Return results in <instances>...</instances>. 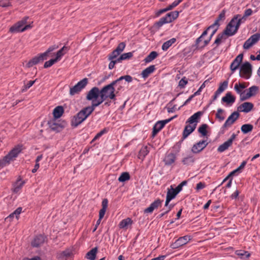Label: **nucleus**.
I'll use <instances>...</instances> for the list:
<instances>
[{
  "instance_id": "f257e3e1",
  "label": "nucleus",
  "mask_w": 260,
  "mask_h": 260,
  "mask_svg": "<svg viewBox=\"0 0 260 260\" xmlns=\"http://www.w3.org/2000/svg\"><path fill=\"white\" fill-rule=\"evenodd\" d=\"M22 151V146H15L6 156L0 160V167L3 168L13 161Z\"/></svg>"
},
{
  "instance_id": "f03ea898",
  "label": "nucleus",
  "mask_w": 260,
  "mask_h": 260,
  "mask_svg": "<svg viewBox=\"0 0 260 260\" xmlns=\"http://www.w3.org/2000/svg\"><path fill=\"white\" fill-rule=\"evenodd\" d=\"M92 110L88 107H85L74 116L72 120V125L77 127L83 122L91 113Z\"/></svg>"
},
{
  "instance_id": "7ed1b4c3",
  "label": "nucleus",
  "mask_w": 260,
  "mask_h": 260,
  "mask_svg": "<svg viewBox=\"0 0 260 260\" xmlns=\"http://www.w3.org/2000/svg\"><path fill=\"white\" fill-rule=\"evenodd\" d=\"M116 84L115 81H113L110 84L104 86L101 90V98L105 100L107 99L114 100L116 96L115 93V89L114 86Z\"/></svg>"
},
{
  "instance_id": "20e7f679",
  "label": "nucleus",
  "mask_w": 260,
  "mask_h": 260,
  "mask_svg": "<svg viewBox=\"0 0 260 260\" xmlns=\"http://www.w3.org/2000/svg\"><path fill=\"white\" fill-rule=\"evenodd\" d=\"M27 18L18 22L17 23L13 25L10 28V31L12 33H16L19 32H23L31 27L30 24L26 25L24 27L23 26L26 23Z\"/></svg>"
},
{
  "instance_id": "39448f33",
  "label": "nucleus",
  "mask_w": 260,
  "mask_h": 260,
  "mask_svg": "<svg viewBox=\"0 0 260 260\" xmlns=\"http://www.w3.org/2000/svg\"><path fill=\"white\" fill-rule=\"evenodd\" d=\"M179 15V12L175 11L168 13L165 17L161 18L156 23L158 27H161L164 24L170 23L173 20L176 19Z\"/></svg>"
},
{
  "instance_id": "423d86ee",
  "label": "nucleus",
  "mask_w": 260,
  "mask_h": 260,
  "mask_svg": "<svg viewBox=\"0 0 260 260\" xmlns=\"http://www.w3.org/2000/svg\"><path fill=\"white\" fill-rule=\"evenodd\" d=\"M239 28V27L236 24V22L232 19L227 25L223 33L228 37L232 36L237 32Z\"/></svg>"
},
{
  "instance_id": "0eeeda50",
  "label": "nucleus",
  "mask_w": 260,
  "mask_h": 260,
  "mask_svg": "<svg viewBox=\"0 0 260 260\" xmlns=\"http://www.w3.org/2000/svg\"><path fill=\"white\" fill-rule=\"evenodd\" d=\"M251 65L248 62L244 63L240 68V76L245 79L250 78L252 72Z\"/></svg>"
},
{
  "instance_id": "6e6552de",
  "label": "nucleus",
  "mask_w": 260,
  "mask_h": 260,
  "mask_svg": "<svg viewBox=\"0 0 260 260\" xmlns=\"http://www.w3.org/2000/svg\"><path fill=\"white\" fill-rule=\"evenodd\" d=\"M88 83V79L87 78H84L80 81H79L74 86L71 87L70 90V93L72 95H74L77 93H78L81 90L84 88Z\"/></svg>"
},
{
  "instance_id": "1a4fd4ad",
  "label": "nucleus",
  "mask_w": 260,
  "mask_h": 260,
  "mask_svg": "<svg viewBox=\"0 0 260 260\" xmlns=\"http://www.w3.org/2000/svg\"><path fill=\"white\" fill-rule=\"evenodd\" d=\"M260 39V34L256 33L252 35L248 40H247L244 45L243 48L245 49H248L254 44L258 42Z\"/></svg>"
},
{
  "instance_id": "9d476101",
  "label": "nucleus",
  "mask_w": 260,
  "mask_h": 260,
  "mask_svg": "<svg viewBox=\"0 0 260 260\" xmlns=\"http://www.w3.org/2000/svg\"><path fill=\"white\" fill-rule=\"evenodd\" d=\"M173 119V117H172L168 119L157 121L153 127L152 136L154 137L158 133V132L160 131L164 127L166 124L170 122Z\"/></svg>"
},
{
  "instance_id": "9b49d317",
  "label": "nucleus",
  "mask_w": 260,
  "mask_h": 260,
  "mask_svg": "<svg viewBox=\"0 0 260 260\" xmlns=\"http://www.w3.org/2000/svg\"><path fill=\"white\" fill-rule=\"evenodd\" d=\"M190 240V239L188 236L180 237L171 244V247L173 249L177 248L187 243Z\"/></svg>"
},
{
  "instance_id": "f8f14e48",
  "label": "nucleus",
  "mask_w": 260,
  "mask_h": 260,
  "mask_svg": "<svg viewBox=\"0 0 260 260\" xmlns=\"http://www.w3.org/2000/svg\"><path fill=\"white\" fill-rule=\"evenodd\" d=\"M99 96L101 97L100 90L99 88L94 87L88 91L86 95V99L88 101H92L98 99Z\"/></svg>"
},
{
  "instance_id": "ddd939ff",
  "label": "nucleus",
  "mask_w": 260,
  "mask_h": 260,
  "mask_svg": "<svg viewBox=\"0 0 260 260\" xmlns=\"http://www.w3.org/2000/svg\"><path fill=\"white\" fill-rule=\"evenodd\" d=\"M236 135L233 134L231 137L226 142H224L222 144L220 145L217 150L219 152H222L228 149L233 144L234 140L235 139Z\"/></svg>"
},
{
  "instance_id": "4468645a",
  "label": "nucleus",
  "mask_w": 260,
  "mask_h": 260,
  "mask_svg": "<svg viewBox=\"0 0 260 260\" xmlns=\"http://www.w3.org/2000/svg\"><path fill=\"white\" fill-rule=\"evenodd\" d=\"M258 90V87L256 86H252L246 91L245 94L241 96V101H245L250 97L255 95Z\"/></svg>"
},
{
  "instance_id": "2eb2a0df",
  "label": "nucleus",
  "mask_w": 260,
  "mask_h": 260,
  "mask_svg": "<svg viewBox=\"0 0 260 260\" xmlns=\"http://www.w3.org/2000/svg\"><path fill=\"white\" fill-rule=\"evenodd\" d=\"M208 144L206 140L201 141L193 145L191 151L194 153H198L203 150Z\"/></svg>"
},
{
  "instance_id": "dca6fc26",
  "label": "nucleus",
  "mask_w": 260,
  "mask_h": 260,
  "mask_svg": "<svg viewBox=\"0 0 260 260\" xmlns=\"http://www.w3.org/2000/svg\"><path fill=\"white\" fill-rule=\"evenodd\" d=\"M239 117V113L238 112H234L227 119L222 126V128L230 126L232 125Z\"/></svg>"
},
{
  "instance_id": "f3484780",
  "label": "nucleus",
  "mask_w": 260,
  "mask_h": 260,
  "mask_svg": "<svg viewBox=\"0 0 260 260\" xmlns=\"http://www.w3.org/2000/svg\"><path fill=\"white\" fill-rule=\"evenodd\" d=\"M243 57V54H240L236 57V58L232 62L230 66V69L233 73L235 72L237 69H238V68L239 67V66L242 61Z\"/></svg>"
},
{
  "instance_id": "a211bd4d",
  "label": "nucleus",
  "mask_w": 260,
  "mask_h": 260,
  "mask_svg": "<svg viewBox=\"0 0 260 260\" xmlns=\"http://www.w3.org/2000/svg\"><path fill=\"white\" fill-rule=\"evenodd\" d=\"M236 98L232 94L231 92H228L225 96L221 99V102L225 103L228 106H232L235 102Z\"/></svg>"
},
{
  "instance_id": "6ab92c4d",
  "label": "nucleus",
  "mask_w": 260,
  "mask_h": 260,
  "mask_svg": "<svg viewBox=\"0 0 260 260\" xmlns=\"http://www.w3.org/2000/svg\"><path fill=\"white\" fill-rule=\"evenodd\" d=\"M47 59V57L41 54L38 56H36L32 58L27 64V67H31L34 65L37 64L40 62L43 61L44 60Z\"/></svg>"
},
{
  "instance_id": "aec40b11",
  "label": "nucleus",
  "mask_w": 260,
  "mask_h": 260,
  "mask_svg": "<svg viewBox=\"0 0 260 260\" xmlns=\"http://www.w3.org/2000/svg\"><path fill=\"white\" fill-rule=\"evenodd\" d=\"M203 114V112L202 111H199L193 114L190 116L187 120L186 123H188L189 124L192 125L196 124L198 122V120L200 118L201 116Z\"/></svg>"
},
{
  "instance_id": "412c9836",
  "label": "nucleus",
  "mask_w": 260,
  "mask_h": 260,
  "mask_svg": "<svg viewBox=\"0 0 260 260\" xmlns=\"http://www.w3.org/2000/svg\"><path fill=\"white\" fill-rule=\"evenodd\" d=\"M196 128V124H187L185 126L183 132V139H186Z\"/></svg>"
},
{
  "instance_id": "4be33fe9",
  "label": "nucleus",
  "mask_w": 260,
  "mask_h": 260,
  "mask_svg": "<svg viewBox=\"0 0 260 260\" xmlns=\"http://www.w3.org/2000/svg\"><path fill=\"white\" fill-rule=\"evenodd\" d=\"M253 107V105L250 102H245L239 106L238 110L241 112L248 113L250 112Z\"/></svg>"
},
{
  "instance_id": "5701e85b",
  "label": "nucleus",
  "mask_w": 260,
  "mask_h": 260,
  "mask_svg": "<svg viewBox=\"0 0 260 260\" xmlns=\"http://www.w3.org/2000/svg\"><path fill=\"white\" fill-rule=\"evenodd\" d=\"M247 86L244 83H239V84L236 83L234 86V89L236 90L237 93L240 95V100H241V96L244 95L245 94L246 91L245 90L242 92V90L245 89Z\"/></svg>"
},
{
  "instance_id": "b1692460",
  "label": "nucleus",
  "mask_w": 260,
  "mask_h": 260,
  "mask_svg": "<svg viewBox=\"0 0 260 260\" xmlns=\"http://www.w3.org/2000/svg\"><path fill=\"white\" fill-rule=\"evenodd\" d=\"M45 241V237L42 235L36 236L31 242V245L34 247H38L43 244Z\"/></svg>"
},
{
  "instance_id": "393cba45",
  "label": "nucleus",
  "mask_w": 260,
  "mask_h": 260,
  "mask_svg": "<svg viewBox=\"0 0 260 260\" xmlns=\"http://www.w3.org/2000/svg\"><path fill=\"white\" fill-rule=\"evenodd\" d=\"M155 69V66L151 65L144 70L142 73V76L144 78L148 77L151 73H152Z\"/></svg>"
},
{
  "instance_id": "a878e982",
  "label": "nucleus",
  "mask_w": 260,
  "mask_h": 260,
  "mask_svg": "<svg viewBox=\"0 0 260 260\" xmlns=\"http://www.w3.org/2000/svg\"><path fill=\"white\" fill-rule=\"evenodd\" d=\"M48 124L49 127L53 131L58 132L61 128L60 124L56 122L54 119L49 121Z\"/></svg>"
},
{
  "instance_id": "bb28decb",
  "label": "nucleus",
  "mask_w": 260,
  "mask_h": 260,
  "mask_svg": "<svg viewBox=\"0 0 260 260\" xmlns=\"http://www.w3.org/2000/svg\"><path fill=\"white\" fill-rule=\"evenodd\" d=\"M24 183V181H22L21 179H18L13 185V191L15 193H18Z\"/></svg>"
},
{
  "instance_id": "cd10ccee",
  "label": "nucleus",
  "mask_w": 260,
  "mask_h": 260,
  "mask_svg": "<svg viewBox=\"0 0 260 260\" xmlns=\"http://www.w3.org/2000/svg\"><path fill=\"white\" fill-rule=\"evenodd\" d=\"M235 253L237 255L239 258L242 259L246 260L249 256L250 254L248 252L242 250H236Z\"/></svg>"
},
{
  "instance_id": "c85d7f7f",
  "label": "nucleus",
  "mask_w": 260,
  "mask_h": 260,
  "mask_svg": "<svg viewBox=\"0 0 260 260\" xmlns=\"http://www.w3.org/2000/svg\"><path fill=\"white\" fill-rule=\"evenodd\" d=\"M105 100L103 99L102 98H100V99H96V100H94L92 101V104L91 106H88V107L92 110V112L94 110L95 108L99 106L100 104H101Z\"/></svg>"
},
{
  "instance_id": "c756f323",
  "label": "nucleus",
  "mask_w": 260,
  "mask_h": 260,
  "mask_svg": "<svg viewBox=\"0 0 260 260\" xmlns=\"http://www.w3.org/2000/svg\"><path fill=\"white\" fill-rule=\"evenodd\" d=\"M176 159V156L173 153L168 154L164 159L166 165H170L173 164Z\"/></svg>"
},
{
  "instance_id": "7c9ffc66",
  "label": "nucleus",
  "mask_w": 260,
  "mask_h": 260,
  "mask_svg": "<svg viewBox=\"0 0 260 260\" xmlns=\"http://www.w3.org/2000/svg\"><path fill=\"white\" fill-rule=\"evenodd\" d=\"M177 194L178 193L175 191L173 186L171 185L170 188H168L166 198L172 200L176 197Z\"/></svg>"
},
{
  "instance_id": "2f4dec72",
  "label": "nucleus",
  "mask_w": 260,
  "mask_h": 260,
  "mask_svg": "<svg viewBox=\"0 0 260 260\" xmlns=\"http://www.w3.org/2000/svg\"><path fill=\"white\" fill-rule=\"evenodd\" d=\"M225 10H222L220 14L219 15L217 19L215 21L214 23L212 24V27L213 26H217L219 27L220 24L219 22L220 21H223L225 19Z\"/></svg>"
},
{
  "instance_id": "473e14b6",
  "label": "nucleus",
  "mask_w": 260,
  "mask_h": 260,
  "mask_svg": "<svg viewBox=\"0 0 260 260\" xmlns=\"http://www.w3.org/2000/svg\"><path fill=\"white\" fill-rule=\"evenodd\" d=\"M63 113V108L62 106H57L53 110V115L54 118H58L61 116Z\"/></svg>"
},
{
  "instance_id": "72a5a7b5",
  "label": "nucleus",
  "mask_w": 260,
  "mask_h": 260,
  "mask_svg": "<svg viewBox=\"0 0 260 260\" xmlns=\"http://www.w3.org/2000/svg\"><path fill=\"white\" fill-rule=\"evenodd\" d=\"M247 18V17L245 16L244 15L241 17V15L238 14L235 16L233 19L236 22V24L239 27L241 23H244L246 20Z\"/></svg>"
},
{
  "instance_id": "f704fd0d",
  "label": "nucleus",
  "mask_w": 260,
  "mask_h": 260,
  "mask_svg": "<svg viewBox=\"0 0 260 260\" xmlns=\"http://www.w3.org/2000/svg\"><path fill=\"white\" fill-rule=\"evenodd\" d=\"M98 251V248L94 247L90 250L86 254V257L89 260H94L95 258L96 254Z\"/></svg>"
},
{
  "instance_id": "c9c22d12",
  "label": "nucleus",
  "mask_w": 260,
  "mask_h": 260,
  "mask_svg": "<svg viewBox=\"0 0 260 260\" xmlns=\"http://www.w3.org/2000/svg\"><path fill=\"white\" fill-rule=\"evenodd\" d=\"M176 40L175 38H172L166 42H165L161 47L162 50L166 51L167 49L172 46L176 42Z\"/></svg>"
},
{
  "instance_id": "e433bc0d",
  "label": "nucleus",
  "mask_w": 260,
  "mask_h": 260,
  "mask_svg": "<svg viewBox=\"0 0 260 260\" xmlns=\"http://www.w3.org/2000/svg\"><path fill=\"white\" fill-rule=\"evenodd\" d=\"M132 223V220L129 218H127L126 219H123L119 223V227L121 229H125L127 228V227L131 224Z\"/></svg>"
},
{
  "instance_id": "4c0bfd02",
  "label": "nucleus",
  "mask_w": 260,
  "mask_h": 260,
  "mask_svg": "<svg viewBox=\"0 0 260 260\" xmlns=\"http://www.w3.org/2000/svg\"><path fill=\"white\" fill-rule=\"evenodd\" d=\"M158 56V53L156 51H152L150 54L144 59L145 62H150L154 60Z\"/></svg>"
},
{
  "instance_id": "58836bf2",
  "label": "nucleus",
  "mask_w": 260,
  "mask_h": 260,
  "mask_svg": "<svg viewBox=\"0 0 260 260\" xmlns=\"http://www.w3.org/2000/svg\"><path fill=\"white\" fill-rule=\"evenodd\" d=\"M68 50V48L66 46H63L61 49L57 51L55 58L58 60H60L62 56Z\"/></svg>"
},
{
  "instance_id": "ea45409f",
  "label": "nucleus",
  "mask_w": 260,
  "mask_h": 260,
  "mask_svg": "<svg viewBox=\"0 0 260 260\" xmlns=\"http://www.w3.org/2000/svg\"><path fill=\"white\" fill-rule=\"evenodd\" d=\"M149 150L147 146L143 147L139 151V157L143 159L145 156L148 153Z\"/></svg>"
},
{
  "instance_id": "a19ab883",
  "label": "nucleus",
  "mask_w": 260,
  "mask_h": 260,
  "mask_svg": "<svg viewBox=\"0 0 260 260\" xmlns=\"http://www.w3.org/2000/svg\"><path fill=\"white\" fill-rule=\"evenodd\" d=\"M122 80H125V81L129 83L132 81L133 78L129 75L123 76L115 80V82H116V84H120Z\"/></svg>"
},
{
  "instance_id": "79ce46f5",
  "label": "nucleus",
  "mask_w": 260,
  "mask_h": 260,
  "mask_svg": "<svg viewBox=\"0 0 260 260\" xmlns=\"http://www.w3.org/2000/svg\"><path fill=\"white\" fill-rule=\"evenodd\" d=\"M253 129V125L250 124H243L241 128V131L244 134H247L252 131Z\"/></svg>"
},
{
  "instance_id": "37998d69",
  "label": "nucleus",
  "mask_w": 260,
  "mask_h": 260,
  "mask_svg": "<svg viewBox=\"0 0 260 260\" xmlns=\"http://www.w3.org/2000/svg\"><path fill=\"white\" fill-rule=\"evenodd\" d=\"M208 127L206 124H202L198 128V132L202 136H206L207 134V128Z\"/></svg>"
},
{
  "instance_id": "c03bdc74",
  "label": "nucleus",
  "mask_w": 260,
  "mask_h": 260,
  "mask_svg": "<svg viewBox=\"0 0 260 260\" xmlns=\"http://www.w3.org/2000/svg\"><path fill=\"white\" fill-rule=\"evenodd\" d=\"M133 56V53L132 52L125 53L120 55V56L117 58V61L121 62L122 60H125L126 59H129Z\"/></svg>"
},
{
  "instance_id": "a18cd8bd",
  "label": "nucleus",
  "mask_w": 260,
  "mask_h": 260,
  "mask_svg": "<svg viewBox=\"0 0 260 260\" xmlns=\"http://www.w3.org/2000/svg\"><path fill=\"white\" fill-rule=\"evenodd\" d=\"M130 179V176L127 172H123L121 173L119 177L118 178V181L119 182H123L125 181L128 180Z\"/></svg>"
},
{
  "instance_id": "49530a36",
  "label": "nucleus",
  "mask_w": 260,
  "mask_h": 260,
  "mask_svg": "<svg viewBox=\"0 0 260 260\" xmlns=\"http://www.w3.org/2000/svg\"><path fill=\"white\" fill-rule=\"evenodd\" d=\"M223 111V110H222V109L219 108L217 109V111L216 114V118L220 122L222 121L225 118V116L222 115Z\"/></svg>"
},
{
  "instance_id": "de8ad7c7",
  "label": "nucleus",
  "mask_w": 260,
  "mask_h": 260,
  "mask_svg": "<svg viewBox=\"0 0 260 260\" xmlns=\"http://www.w3.org/2000/svg\"><path fill=\"white\" fill-rule=\"evenodd\" d=\"M162 201L160 199H157L152 203L150 205L154 210L157 209L159 207H160L162 204Z\"/></svg>"
},
{
  "instance_id": "09e8293b",
  "label": "nucleus",
  "mask_w": 260,
  "mask_h": 260,
  "mask_svg": "<svg viewBox=\"0 0 260 260\" xmlns=\"http://www.w3.org/2000/svg\"><path fill=\"white\" fill-rule=\"evenodd\" d=\"M228 81H224L223 83H222L220 84V86L218 87L217 91H218V92H220L221 93L228 87Z\"/></svg>"
},
{
  "instance_id": "8fccbe9b",
  "label": "nucleus",
  "mask_w": 260,
  "mask_h": 260,
  "mask_svg": "<svg viewBox=\"0 0 260 260\" xmlns=\"http://www.w3.org/2000/svg\"><path fill=\"white\" fill-rule=\"evenodd\" d=\"M224 36L225 35L223 32L217 35V38L214 42V44L216 45V46H218L221 43L222 39H225L224 38Z\"/></svg>"
},
{
  "instance_id": "3c124183",
  "label": "nucleus",
  "mask_w": 260,
  "mask_h": 260,
  "mask_svg": "<svg viewBox=\"0 0 260 260\" xmlns=\"http://www.w3.org/2000/svg\"><path fill=\"white\" fill-rule=\"evenodd\" d=\"M57 61H58V60L55 58L54 59H51L49 60V61H46L44 64V67L45 68H47L50 67L53 64L57 62Z\"/></svg>"
},
{
  "instance_id": "603ef678",
  "label": "nucleus",
  "mask_w": 260,
  "mask_h": 260,
  "mask_svg": "<svg viewBox=\"0 0 260 260\" xmlns=\"http://www.w3.org/2000/svg\"><path fill=\"white\" fill-rule=\"evenodd\" d=\"M120 53L116 51L115 49L109 55L108 59H116L117 57L120 54Z\"/></svg>"
},
{
  "instance_id": "864d4df0",
  "label": "nucleus",
  "mask_w": 260,
  "mask_h": 260,
  "mask_svg": "<svg viewBox=\"0 0 260 260\" xmlns=\"http://www.w3.org/2000/svg\"><path fill=\"white\" fill-rule=\"evenodd\" d=\"M58 46H56V45H53V46H50L45 52L43 53V55L47 58V56H48V54L50 52L53 51L54 50L58 48Z\"/></svg>"
},
{
  "instance_id": "5fc2aeb1",
  "label": "nucleus",
  "mask_w": 260,
  "mask_h": 260,
  "mask_svg": "<svg viewBox=\"0 0 260 260\" xmlns=\"http://www.w3.org/2000/svg\"><path fill=\"white\" fill-rule=\"evenodd\" d=\"M180 3H181V0H176L172 4L168 6L167 7V8L169 10V11L173 9L174 8L177 6Z\"/></svg>"
},
{
  "instance_id": "6e6d98bb",
  "label": "nucleus",
  "mask_w": 260,
  "mask_h": 260,
  "mask_svg": "<svg viewBox=\"0 0 260 260\" xmlns=\"http://www.w3.org/2000/svg\"><path fill=\"white\" fill-rule=\"evenodd\" d=\"M125 47V44L124 42H121L118 45L115 50L121 53L123 51Z\"/></svg>"
},
{
  "instance_id": "4d7b16f0",
  "label": "nucleus",
  "mask_w": 260,
  "mask_h": 260,
  "mask_svg": "<svg viewBox=\"0 0 260 260\" xmlns=\"http://www.w3.org/2000/svg\"><path fill=\"white\" fill-rule=\"evenodd\" d=\"M218 29V27H217V26H213V27H212V25H210V26H209L207 28V30H210V29L212 30V31L211 32V34L210 36V39H211L212 38V37L216 33V31Z\"/></svg>"
},
{
  "instance_id": "13d9d810",
  "label": "nucleus",
  "mask_w": 260,
  "mask_h": 260,
  "mask_svg": "<svg viewBox=\"0 0 260 260\" xmlns=\"http://www.w3.org/2000/svg\"><path fill=\"white\" fill-rule=\"evenodd\" d=\"M35 82V81L30 80V81H28V82L27 83V84L24 85V86L23 87V88L22 89V91L23 92L25 91L26 90H27L28 88H29L34 84Z\"/></svg>"
},
{
  "instance_id": "bf43d9fd",
  "label": "nucleus",
  "mask_w": 260,
  "mask_h": 260,
  "mask_svg": "<svg viewBox=\"0 0 260 260\" xmlns=\"http://www.w3.org/2000/svg\"><path fill=\"white\" fill-rule=\"evenodd\" d=\"M193 161V159L192 158V157H186L182 160V162L184 165H188L190 162H192Z\"/></svg>"
},
{
  "instance_id": "052dcab7",
  "label": "nucleus",
  "mask_w": 260,
  "mask_h": 260,
  "mask_svg": "<svg viewBox=\"0 0 260 260\" xmlns=\"http://www.w3.org/2000/svg\"><path fill=\"white\" fill-rule=\"evenodd\" d=\"M187 83V80L185 77H184L181 80H180V81L179 82V86L181 88H184Z\"/></svg>"
},
{
  "instance_id": "680f3d73",
  "label": "nucleus",
  "mask_w": 260,
  "mask_h": 260,
  "mask_svg": "<svg viewBox=\"0 0 260 260\" xmlns=\"http://www.w3.org/2000/svg\"><path fill=\"white\" fill-rule=\"evenodd\" d=\"M106 132V131L105 129L101 131L100 132H99V133H98L96 135V136L93 139L92 141H94L96 140L97 139H99Z\"/></svg>"
},
{
  "instance_id": "e2e57ef3",
  "label": "nucleus",
  "mask_w": 260,
  "mask_h": 260,
  "mask_svg": "<svg viewBox=\"0 0 260 260\" xmlns=\"http://www.w3.org/2000/svg\"><path fill=\"white\" fill-rule=\"evenodd\" d=\"M109 60H111V61L109 64V69L110 70L114 68V66L116 63L119 62V61H117V59H115V60H114V59H109Z\"/></svg>"
},
{
  "instance_id": "0e129e2a",
  "label": "nucleus",
  "mask_w": 260,
  "mask_h": 260,
  "mask_svg": "<svg viewBox=\"0 0 260 260\" xmlns=\"http://www.w3.org/2000/svg\"><path fill=\"white\" fill-rule=\"evenodd\" d=\"M71 255V252L70 250H66L62 252V253L60 254V256L65 258H67L68 257H69Z\"/></svg>"
},
{
  "instance_id": "69168bd1",
  "label": "nucleus",
  "mask_w": 260,
  "mask_h": 260,
  "mask_svg": "<svg viewBox=\"0 0 260 260\" xmlns=\"http://www.w3.org/2000/svg\"><path fill=\"white\" fill-rule=\"evenodd\" d=\"M205 187V184L203 182H199L197 184L196 189L199 190L203 189Z\"/></svg>"
},
{
  "instance_id": "338daca9",
  "label": "nucleus",
  "mask_w": 260,
  "mask_h": 260,
  "mask_svg": "<svg viewBox=\"0 0 260 260\" xmlns=\"http://www.w3.org/2000/svg\"><path fill=\"white\" fill-rule=\"evenodd\" d=\"M108 201L107 199H104L102 201V209L106 210L107 206H108Z\"/></svg>"
},
{
  "instance_id": "774afa93",
  "label": "nucleus",
  "mask_w": 260,
  "mask_h": 260,
  "mask_svg": "<svg viewBox=\"0 0 260 260\" xmlns=\"http://www.w3.org/2000/svg\"><path fill=\"white\" fill-rule=\"evenodd\" d=\"M252 12H253V11L251 9H246L244 11V15H245V16H246L248 17V16H250V15H252Z\"/></svg>"
}]
</instances>
